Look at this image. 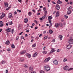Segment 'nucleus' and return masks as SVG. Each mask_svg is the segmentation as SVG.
<instances>
[{
	"label": "nucleus",
	"instance_id": "nucleus-1",
	"mask_svg": "<svg viewBox=\"0 0 73 73\" xmlns=\"http://www.w3.org/2000/svg\"><path fill=\"white\" fill-rule=\"evenodd\" d=\"M44 70H46L47 71H49L50 70V67L48 65H46L44 67Z\"/></svg>",
	"mask_w": 73,
	"mask_h": 73
},
{
	"label": "nucleus",
	"instance_id": "nucleus-2",
	"mask_svg": "<svg viewBox=\"0 0 73 73\" xmlns=\"http://www.w3.org/2000/svg\"><path fill=\"white\" fill-rule=\"evenodd\" d=\"M68 43L70 44H73V38H71L68 40Z\"/></svg>",
	"mask_w": 73,
	"mask_h": 73
},
{
	"label": "nucleus",
	"instance_id": "nucleus-3",
	"mask_svg": "<svg viewBox=\"0 0 73 73\" xmlns=\"http://www.w3.org/2000/svg\"><path fill=\"white\" fill-rule=\"evenodd\" d=\"M53 62L55 65H58V61L56 60H54L53 61Z\"/></svg>",
	"mask_w": 73,
	"mask_h": 73
},
{
	"label": "nucleus",
	"instance_id": "nucleus-4",
	"mask_svg": "<svg viewBox=\"0 0 73 73\" xmlns=\"http://www.w3.org/2000/svg\"><path fill=\"white\" fill-rule=\"evenodd\" d=\"M50 59V57H49L48 58L44 60V62H48V61H49Z\"/></svg>",
	"mask_w": 73,
	"mask_h": 73
},
{
	"label": "nucleus",
	"instance_id": "nucleus-5",
	"mask_svg": "<svg viewBox=\"0 0 73 73\" xmlns=\"http://www.w3.org/2000/svg\"><path fill=\"white\" fill-rule=\"evenodd\" d=\"M56 9H57V10H59L60 7L59 6V5L57 4L56 5Z\"/></svg>",
	"mask_w": 73,
	"mask_h": 73
},
{
	"label": "nucleus",
	"instance_id": "nucleus-6",
	"mask_svg": "<svg viewBox=\"0 0 73 73\" xmlns=\"http://www.w3.org/2000/svg\"><path fill=\"white\" fill-rule=\"evenodd\" d=\"M72 45L69 44L67 46V48H68V49H70L71 48H72Z\"/></svg>",
	"mask_w": 73,
	"mask_h": 73
},
{
	"label": "nucleus",
	"instance_id": "nucleus-7",
	"mask_svg": "<svg viewBox=\"0 0 73 73\" xmlns=\"http://www.w3.org/2000/svg\"><path fill=\"white\" fill-rule=\"evenodd\" d=\"M6 31L7 32H9L12 31V29H11V28H7L6 29Z\"/></svg>",
	"mask_w": 73,
	"mask_h": 73
},
{
	"label": "nucleus",
	"instance_id": "nucleus-8",
	"mask_svg": "<svg viewBox=\"0 0 73 73\" xmlns=\"http://www.w3.org/2000/svg\"><path fill=\"white\" fill-rule=\"evenodd\" d=\"M63 69H64L65 70H67L69 69V67L67 66H66L64 67H63Z\"/></svg>",
	"mask_w": 73,
	"mask_h": 73
},
{
	"label": "nucleus",
	"instance_id": "nucleus-9",
	"mask_svg": "<svg viewBox=\"0 0 73 73\" xmlns=\"http://www.w3.org/2000/svg\"><path fill=\"white\" fill-rule=\"evenodd\" d=\"M4 25V24H3V22L2 21H0V27H3V25Z\"/></svg>",
	"mask_w": 73,
	"mask_h": 73
},
{
	"label": "nucleus",
	"instance_id": "nucleus-10",
	"mask_svg": "<svg viewBox=\"0 0 73 73\" xmlns=\"http://www.w3.org/2000/svg\"><path fill=\"white\" fill-rule=\"evenodd\" d=\"M4 16H5V14H2L1 16L0 17V19H2L3 18V17H4Z\"/></svg>",
	"mask_w": 73,
	"mask_h": 73
},
{
	"label": "nucleus",
	"instance_id": "nucleus-11",
	"mask_svg": "<svg viewBox=\"0 0 73 73\" xmlns=\"http://www.w3.org/2000/svg\"><path fill=\"white\" fill-rule=\"evenodd\" d=\"M8 3H5V5H4V7L6 8H7V7H8Z\"/></svg>",
	"mask_w": 73,
	"mask_h": 73
},
{
	"label": "nucleus",
	"instance_id": "nucleus-12",
	"mask_svg": "<svg viewBox=\"0 0 73 73\" xmlns=\"http://www.w3.org/2000/svg\"><path fill=\"white\" fill-rule=\"evenodd\" d=\"M9 18H11V17H12V18H13V17L12 16V14L10 13L9 14Z\"/></svg>",
	"mask_w": 73,
	"mask_h": 73
},
{
	"label": "nucleus",
	"instance_id": "nucleus-13",
	"mask_svg": "<svg viewBox=\"0 0 73 73\" xmlns=\"http://www.w3.org/2000/svg\"><path fill=\"white\" fill-rule=\"evenodd\" d=\"M55 52V50L54 49L52 48V50L50 51V53H52L53 52Z\"/></svg>",
	"mask_w": 73,
	"mask_h": 73
},
{
	"label": "nucleus",
	"instance_id": "nucleus-14",
	"mask_svg": "<svg viewBox=\"0 0 73 73\" xmlns=\"http://www.w3.org/2000/svg\"><path fill=\"white\" fill-rule=\"evenodd\" d=\"M59 25V24H58V23H55V26L56 27V28H58V27Z\"/></svg>",
	"mask_w": 73,
	"mask_h": 73
},
{
	"label": "nucleus",
	"instance_id": "nucleus-15",
	"mask_svg": "<svg viewBox=\"0 0 73 73\" xmlns=\"http://www.w3.org/2000/svg\"><path fill=\"white\" fill-rule=\"evenodd\" d=\"M26 54L27 57H28L29 58H30L31 57V54L27 53Z\"/></svg>",
	"mask_w": 73,
	"mask_h": 73
},
{
	"label": "nucleus",
	"instance_id": "nucleus-16",
	"mask_svg": "<svg viewBox=\"0 0 73 73\" xmlns=\"http://www.w3.org/2000/svg\"><path fill=\"white\" fill-rule=\"evenodd\" d=\"M67 15H70L71 13V11L70 10L68 11L67 12Z\"/></svg>",
	"mask_w": 73,
	"mask_h": 73
},
{
	"label": "nucleus",
	"instance_id": "nucleus-17",
	"mask_svg": "<svg viewBox=\"0 0 73 73\" xmlns=\"http://www.w3.org/2000/svg\"><path fill=\"white\" fill-rule=\"evenodd\" d=\"M29 70L30 72L33 71V67H30L29 68Z\"/></svg>",
	"mask_w": 73,
	"mask_h": 73
},
{
	"label": "nucleus",
	"instance_id": "nucleus-18",
	"mask_svg": "<svg viewBox=\"0 0 73 73\" xmlns=\"http://www.w3.org/2000/svg\"><path fill=\"white\" fill-rule=\"evenodd\" d=\"M9 43H10L9 41V40H7L5 44L6 45H9Z\"/></svg>",
	"mask_w": 73,
	"mask_h": 73
},
{
	"label": "nucleus",
	"instance_id": "nucleus-19",
	"mask_svg": "<svg viewBox=\"0 0 73 73\" xmlns=\"http://www.w3.org/2000/svg\"><path fill=\"white\" fill-rule=\"evenodd\" d=\"M37 52H35L33 55V57H36V56H37Z\"/></svg>",
	"mask_w": 73,
	"mask_h": 73
},
{
	"label": "nucleus",
	"instance_id": "nucleus-20",
	"mask_svg": "<svg viewBox=\"0 0 73 73\" xmlns=\"http://www.w3.org/2000/svg\"><path fill=\"white\" fill-rule=\"evenodd\" d=\"M59 38H60V40H62V35H60L59 36Z\"/></svg>",
	"mask_w": 73,
	"mask_h": 73
},
{
	"label": "nucleus",
	"instance_id": "nucleus-21",
	"mask_svg": "<svg viewBox=\"0 0 73 73\" xmlns=\"http://www.w3.org/2000/svg\"><path fill=\"white\" fill-rule=\"evenodd\" d=\"M56 17H58V16L60 15V13L59 12H57L56 13Z\"/></svg>",
	"mask_w": 73,
	"mask_h": 73
},
{
	"label": "nucleus",
	"instance_id": "nucleus-22",
	"mask_svg": "<svg viewBox=\"0 0 73 73\" xmlns=\"http://www.w3.org/2000/svg\"><path fill=\"white\" fill-rule=\"evenodd\" d=\"M28 19L27 18H26L24 20V21L25 22V23H27L28 22Z\"/></svg>",
	"mask_w": 73,
	"mask_h": 73
},
{
	"label": "nucleus",
	"instance_id": "nucleus-23",
	"mask_svg": "<svg viewBox=\"0 0 73 73\" xmlns=\"http://www.w3.org/2000/svg\"><path fill=\"white\" fill-rule=\"evenodd\" d=\"M26 52V51H25L24 50L21 52V54H24V53H25Z\"/></svg>",
	"mask_w": 73,
	"mask_h": 73
},
{
	"label": "nucleus",
	"instance_id": "nucleus-24",
	"mask_svg": "<svg viewBox=\"0 0 73 73\" xmlns=\"http://www.w3.org/2000/svg\"><path fill=\"white\" fill-rule=\"evenodd\" d=\"M11 47H12V48H15V46H14L13 44H12L11 45Z\"/></svg>",
	"mask_w": 73,
	"mask_h": 73
},
{
	"label": "nucleus",
	"instance_id": "nucleus-25",
	"mask_svg": "<svg viewBox=\"0 0 73 73\" xmlns=\"http://www.w3.org/2000/svg\"><path fill=\"white\" fill-rule=\"evenodd\" d=\"M13 24L12 21L9 22L8 23V24L9 25H12Z\"/></svg>",
	"mask_w": 73,
	"mask_h": 73
},
{
	"label": "nucleus",
	"instance_id": "nucleus-26",
	"mask_svg": "<svg viewBox=\"0 0 73 73\" xmlns=\"http://www.w3.org/2000/svg\"><path fill=\"white\" fill-rule=\"evenodd\" d=\"M59 25L61 27H63V24H62V23H60L59 24Z\"/></svg>",
	"mask_w": 73,
	"mask_h": 73
},
{
	"label": "nucleus",
	"instance_id": "nucleus-27",
	"mask_svg": "<svg viewBox=\"0 0 73 73\" xmlns=\"http://www.w3.org/2000/svg\"><path fill=\"white\" fill-rule=\"evenodd\" d=\"M36 43H35L33 44L32 46L33 48H35V47H36Z\"/></svg>",
	"mask_w": 73,
	"mask_h": 73
},
{
	"label": "nucleus",
	"instance_id": "nucleus-28",
	"mask_svg": "<svg viewBox=\"0 0 73 73\" xmlns=\"http://www.w3.org/2000/svg\"><path fill=\"white\" fill-rule=\"evenodd\" d=\"M49 32L50 34L53 33V31L52 30H50L49 31Z\"/></svg>",
	"mask_w": 73,
	"mask_h": 73
},
{
	"label": "nucleus",
	"instance_id": "nucleus-29",
	"mask_svg": "<svg viewBox=\"0 0 73 73\" xmlns=\"http://www.w3.org/2000/svg\"><path fill=\"white\" fill-rule=\"evenodd\" d=\"M48 20H50L51 19H52V17L50 16H49L48 17Z\"/></svg>",
	"mask_w": 73,
	"mask_h": 73
},
{
	"label": "nucleus",
	"instance_id": "nucleus-30",
	"mask_svg": "<svg viewBox=\"0 0 73 73\" xmlns=\"http://www.w3.org/2000/svg\"><path fill=\"white\" fill-rule=\"evenodd\" d=\"M10 8H11V6H9L6 9V10H9V9Z\"/></svg>",
	"mask_w": 73,
	"mask_h": 73
},
{
	"label": "nucleus",
	"instance_id": "nucleus-31",
	"mask_svg": "<svg viewBox=\"0 0 73 73\" xmlns=\"http://www.w3.org/2000/svg\"><path fill=\"white\" fill-rule=\"evenodd\" d=\"M1 64H5V62L4 60H2V61Z\"/></svg>",
	"mask_w": 73,
	"mask_h": 73
},
{
	"label": "nucleus",
	"instance_id": "nucleus-32",
	"mask_svg": "<svg viewBox=\"0 0 73 73\" xmlns=\"http://www.w3.org/2000/svg\"><path fill=\"white\" fill-rule=\"evenodd\" d=\"M48 36H47L45 37H44V40H46V39H47V38H48Z\"/></svg>",
	"mask_w": 73,
	"mask_h": 73
},
{
	"label": "nucleus",
	"instance_id": "nucleus-33",
	"mask_svg": "<svg viewBox=\"0 0 73 73\" xmlns=\"http://www.w3.org/2000/svg\"><path fill=\"white\" fill-rule=\"evenodd\" d=\"M20 61H21V62H23V61H24V59L21 58V59H20Z\"/></svg>",
	"mask_w": 73,
	"mask_h": 73
},
{
	"label": "nucleus",
	"instance_id": "nucleus-34",
	"mask_svg": "<svg viewBox=\"0 0 73 73\" xmlns=\"http://www.w3.org/2000/svg\"><path fill=\"white\" fill-rule=\"evenodd\" d=\"M42 52L44 54H46L47 53V52L46 51H42Z\"/></svg>",
	"mask_w": 73,
	"mask_h": 73
},
{
	"label": "nucleus",
	"instance_id": "nucleus-35",
	"mask_svg": "<svg viewBox=\"0 0 73 73\" xmlns=\"http://www.w3.org/2000/svg\"><path fill=\"white\" fill-rule=\"evenodd\" d=\"M68 60L66 58H64L63 60V62H65V61H67Z\"/></svg>",
	"mask_w": 73,
	"mask_h": 73
},
{
	"label": "nucleus",
	"instance_id": "nucleus-36",
	"mask_svg": "<svg viewBox=\"0 0 73 73\" xmlns=\"http://www.w3.org/2000/svg\"><path fill=\"white\" fill-rule=\"evenodd\" d=\"M31 15H32V13L31 12H29V16H31Z\"/></svg>",
	"mask_w": 73,
	"mask_h": 73
},
{
	"label": "nucleus",
	"instance_id": "nucleus-37",
	"mask_svg": "<svg viewBox=\"0 0 73 73\" xmlns=\"http://www.w3.org/2000/svg\"><path fill=\"white\" fill-rule=\"evenodd\" d=\"M46 17V15H44V16H43V17H42V18L43 19H44Z\"/></svg>",
	"mask_w": 73,
	"mask_h": 73
},
{
	"label": "nucleus",
	"instance_id": "nucleus-38",
	"mask_svg": "<svg viewBox=\"0 0 73 73\" xmlns=\"http://www.w3.org/2000/svg\"><path fill=\"white\" fill-rule=\"evenodd\" d=\"M73 68H70L68 70V71H69V70H73Z\"/></svg>",
	"mask_w": 73,
	"mask_h": 73
},
{
	"label": "nucleus",
	"instance_id": "nucleus-39",
	"mask_svg": "<svg viewBox=\"0 0 73 73\" xmlns=\"http://www.w3.org/2000/svg\"><path fill=\"white\" fill-rule=\"evenodd\" d=\"M24 67L26 68H28V66L26 65V64L24 65Z\"/></svg>",
	"mask_w": 73,
	"mask_h": 73
},
{
	"label": "nucleus",
	"instance_id": "nucleus-40",
	"mask_svg": "<svg viewBox=\"0 0 73 73\" xmlns=\"http://www.w3.org/2000/svg\"><path fill=\"white\" fill-rule=\"evenodd\" d=\"M64 17L66 19H68V16L67 15H65Z\"/></svg>",
	"mask_w": 73,
	"mask_h": 73
},
{
	"label": "nucleus",
	"instance_id": "nucleus-41",
	"mask_svg": "<svg viewBox=\"0 0 73 73\" xmlns=\"http://www.w3.org/2000/svg\"><path fill=\"white\" fill-rule=\"evenodd\" d=\"M40 73H44V71L42 70H41L40 72Z\"/></svg>",
	"mask_w": 73,
	"mask_h": 73
},
{
	"label": "nucleus",
	"instance_id": "nucleus-42",
	"mask_svg": "<svg viewBox=\"0 0 73 73\" xmlns=\"http://www.w3.org/2000/svg\"><path fill=\"white\" fill-rule=\"evenodd\" d=\"M59 4H61L62 3V2L60 0H58Z\"/></svg>",
	"mask_w": 73,
	"mask_h": 73
},
{
	"label": "nucleus",
	"instance_id": "nucleus-43",
	"mask_svg": "<svg viewBox=\"0 0 73 73\" xmlns=\"http://www.w3.org/2000/svg\"><path fill=\"white\" fill-rule=\"evenodd\" d=\"M14 32V29H13L12 30V31H11V33L12 34H13V32Z\"/></svg>",
	"mask_w": 73,
	"mask_h": 73
},
{
	"label": "nucleus",
	"instance_id": "nucleus-44",
	"mask_svg": "<svg viewBox=\"0 0 73 73\" xmlns=\"http://www.w3.org/2000/svg\"><path fill=\"white\" fill-rule=\"evenodd\" d=\"M7 51H9V52L11 51V49L9 48H8L7 49Z\"/></svg>",
	"mask_w": 73,
	"mask_h": 73
},
{
	"label": "nucleus",
	"instance_id": "nucleus-45",
	"mask_svg": "<svg viewBox=\"0 0 73 73\" xmlns=\"http://www.w3.org/2000/svg\"><path fill=\"white\" fill-rule=\"evenodd\" d=\"M44 14L45 15H46V13H47V11H45L44 12Z\"/></svg>",
	"mask_w": 73,
	"mask_h": 73
},
{
	"label": "nucleus",
	"instance_id": "nucleus-46",
	"mask_svg": "<svg viewBox=\"0 0 73 73\" xmlns=\"http://www.w3.org/2000/svg\"><path fill=\"white\" fill-rule=\"evenodd\" d=\"M56 51L57 52H60V49H58Z\"/></svg>",
	"mask_w": 73,
	"mask_h": 73
},
{
	"label": "nucleus",
	"instance_id": "nucleus-47",
	"mask_svg": "<svg viewBox=\"0 0 73 73\" xmlns=\"http://www.w3.org/2000/svg\"><path fill=\"white\" fill-rule=\"evenodd\" d=\"M23 33V32H22L20 33L19 34V35H21Z\"/></svg>",
	"mask_w": 73,
	"mask_h": 73
},
{
	"label": "nucleus",
	"instance_id": "nucleus-48",
	"mask_svg": "<svg viewBox=\"0 0 73 73\" xmlns=\"http://www.w3.org/2000/svg\"><path fill=\"white\" fill-rule=\"evenodd\" d=\"M17 11H19V12H20V13L21 12V10H19L18 9L17 10Z\"/></svg>",
	"mask_w": 73,
	"mask_h": 73
},
{
	"label": "nucleus",
	"instance_id": "nucleus-49",
	"mask_svg": "<svg viewBox=\"0 0 73 73\" xmlns=\"http://www.w3.org/2000/svg\"><path fill=\"white\" fill-rule=\"evenodd\" d=\"M48 20V21L49 22V23H52V21H51V20Z\"/></svg>",
	"mask_w": 73,
	"mask_h": 73
},
{
	"label": "nucleus",
	"instance_id": "nucleus-50",
	"mask_svg": "<svg viewBox=\"0 0 73 73\" xmlns=\"http://www.w3.org/2000/svg\"><path fill=\"white\" fill-rule=\"evenodd\" d=\"M34 22H35V23H36V24H37V21L35 20L34 21Z\"/></svg>",
	"mask_w": 73,
	"mask_h": 73
},
{
	"label": "nucleus",
	"instance_id": "nucleus-51",
	"mask_svg": "<svg viewBox=\"0 0 73 73\" xmlns=\"http://www.w3.org/2000/svg\"><path fill=\"white\" fill-rule=\"evenodd\" d=\"M21 39H24V37L22 36L21 37Z\"/></svg>",
	"mask_w": 73,
	"mask_h": 73
},
{
	"label": "nucleus",
	"instance_id": "nucleus-52",
	"mask_svg": "<svg viewBox=\"0 0 73 73\" xmlns=\"http://www.w3.org/2000/svg\"><path fill=\"white\" fill-rule=\"evenodd\" d=\"M46 48V47L44 46L43 48V50H45V48Z\"/></svg>",
	"mask_w": 73,
	"mask_h": 73
},
{
	"label": "nucleus",
	"instance_id": "nucleus-53",
	"mask_svg": "<svg viewBox=\"0 0 73 73\" xmlns=\"http://www.w3.org/2000/svg\"><path fill=\"white\" fill-rule=\"evenodd\" d=\"M19 36H18L16 38V40H19Z\"/></svg>",
	"mask_w": 73,
	"mask_h": 73
},
{
	"label": "nucleus",
	"instance_id": "nucleus-54",
	"mask_svg": "<svg viewBox=\"0 0 73 73\" xmlns=\"http://www.w3.org/2000/svg\"><path fill=\"white\" fill-rule=\"evenodd\" d=\"M37 28H38V27H35V29L36 30L37 29Z\"/></svg>",
	"mask_w": 73,
	"mask_h": 73
},
{
	"label": "nucleus",
	"instance_id": "nucleus-55",
	"mask_svg": "<svg viewBox=\"0 0 73 73\" xmlns=\"http://www.w3.org/2000/svg\"><path fill=\"white\" fill-rule=\"evenodd\" d=\"M64 21V19H61V21L62 22H63V21Z\"/></svg>",
	"mask_w": 73,
	"mask_h": 73
},
{
	"label": "nucleus",
	"instance_id": "nucleus-56",
	"mask_svg": "<svg viewBox=\"0 0 73 73\" xmlns=\"http://www.w3.org/2000/svg\"><path fill=\"white\" fill-rule=\"evenodd\" d=\"M42 34H41L39 36V37H41V36H42Z\"/></svg>",
	"mask_w": 73,
	"mask_h": 73
},
{
	"label": "nucleus",
	"instance_id": "nucleus-57",
	"mask_svg": "<svg viewBox=\"0 0 73 73\" xmlns=\"http://www.w3.org/2000/svg\"><path fill=\"white\" fill-rule=\"evenodd\" d=\"M43 9L44 11H45L46 10V8H43Z\"/></svg>",
	"mask_w": 73,
	"mask_h": 73
},
{
	"label": "nucleus",
	"instance_id": "nucleus-58",
	"mask_svg": "<svg viewBox=\"0 0 73 73\" xmlns=\"http://www.w3.org/2000/svg\"><path fill=\"white\" fill-rule=\"evenodd\" d=\"M70 4L72 5L73 4V3L72 2H70Z\"/></svg>",
	"mask_w": 73,
	"mask_h": 73
},
{
	"label": "nucleus",
	"instance_id": "nucleus-59",
	"mask_svg": "<svg viewBox=\"0 0 73 73\" xmlns=\"http://www.w3.org/2000/svg\"><path fill=\"white\" fill-rule=\"evenodd\" d=\"M34 41V40L33 39H32L31 40V42H33Z\"/></svg>",
	"mask_w": 73,
	"mask_h": 73
},
{
	"label": "nucleus",
	"instance_id": "nucleus-60",
	"mask_svg": "<svg viewBox=\"0 0 73 73\" xmlns=\"http://www.w3.org/2000/svg\"><path fill=\"white\" fill-rule=\"evenodd\" d=\"M52 3H53V4H56V3L54 1H52Z\"/></svg>",
	"mask_w": 73,
	"mask_h": 73
},
{
	"label": "nucleus",
	"instance_id": "nucleus-61",
	"mask_svg": "<svg viewBox=\"0 0 73 73\" xmlns=\"http://www.w3.org/2000/svg\"><path fill=\"white\" fill-rule=\"evenodd\" d=\"M8 70H6V73H8Z\"/></svg>",
	"mask_w": 73,
	"mask_h": 73
},
{
	"label": "nucleus",
	"instance_id": "nucleus-62",
	"mask_svg": "<svg viewBox=\"0 0 73 73\" xmlns=\"http://www.w3.org/2000/svg\"><path fill=\"white\" fill-rule=\"evenodd\" d=\"M52 42H55V39H54L53 40Z\"/></svg>",
	"mask_w": 73,
	"mask_h": 73
},
{
	"label": "nucleus",
	"instance_id": "nucleus-63",
	"mask_svg": "<svg viewBox=\"0 0 73 73\" xmlns=\"http://www.w3.org/2000/svg\"><path fill=\"white\" fill-rule=\"evenodd\" d=\"M72 8V7L71 6H70L69 7V9H71Z\"/></svg>",
	"mask_w": 73,
	"mask_h": 73
},
{
	"label": "nucleus",
	"instance_id": "nucleus-64",
	"mask_svg": "<svg viewBox=\"0 0 73 73\" xmlns=\"http://www.w3.org/2000/svg\"><path fill=\"white\" fill-rule=\"evenodd\" d=\"M32 11L33 12H34V13H35V12H36V11L35 10H32Z\"/></svg>",
	"mask_w": 73,
	"mask_h": 73
}]
</instances>
